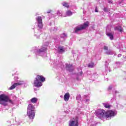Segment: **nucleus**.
<instances>
[{
	"instance_id": "1",
	"label": "nucleus",
	"mask_w": 126,
	"mask_h": 126,
	"mask_svg": "<svg viewBox=\"0 0 126 126\" xmlns=\"http://www.w3.org/2000/svg\"><path fill=\"white\" fill-rule=\"evenodd\" d=\"M117 112L116 111L109 110L106 112V111L103 109H99L98 110L96 115L101 119V120H111L112 117H115L117 115Z\"/></svg>"
},
{
	"instance_id": "2",
	"label": "nucleus",
	"mask_w": 126,
	"mask_h": 126,
	"mask_svg": "<svg viewBox=\"0 0 126 126\" xmlns=\"http://www.w3.org/2000/svg\"><path fill=\"white\" fill-rule=\"evenodd\" d=\"M8 102L10 103V104H12V105L14 104L13 101L10 99L9 97L6 95L3 94L0 95V104L1 105L5 107V106H7Z\"/></svg>"
},
{
	"instance_id": "3",
	"label": "nucleus",
	"mask_w": 126,
	"mask_h": 126,
	"mask_svg": "<svg viewBox=\"0 0 126 126\" xmlns=\"http://www.w3.org/2000/svg\"><path fill=\"white\" fill-rule=\"evenodd\" d=\"M27 115L30 120L35 118V106L32 104H29L28 106Z\"/></svg>"
},
{
	"instance_id": "4",
	"label": "nucleus",
	"mask_w": 126,
	"mask_h": 126,
	"mask_svg": "<svg viewBox=\"0 0 126 126\" xmlns=\"http://www.w3.org/2000/svg\"><path fill=\"white\" fill-rule=\"evenodd\" d=\"M46 80V79L42 76L38 75L35 78V80L34 81L33 84L35 87H41L42 86V82H44Z\"/></svg>"
},
{
	"instance_id": "5",
	"label": "nucleus",
	"mask_w": 126,
	"mask_h": 126,
	"mask_svg": "<svg viewBox=\"0 0 126 126\" xmlns=\"http://www.w3.org/2000/svg\"><path fill=\"white\" fill-rule=\"evenodd\" d=\"M37 21V25L39 30H38V32L37 34H35V36H37V38H39L40 35H41V29L43 28V22L42 21V17L38 16L36 18Z\"/></svg>"
},
{
	"instance_id": "6",
	"label": "nucleus",
	"mask_w": 126,
	"mask_h": 126,
	"mask_svg": "<svg viewBox=\"0 0 126 126\" xmlns=\"http://www.w3.org/2000/svg\"><path fill=\"white\" fill-rule=\"evenodd\" d=\"M89 23L88 22H86L84 23L83 25L78 26L74 29L75 33H78L79 31H81V30H83V29H85V28H87V27L89 26Z\"/></svg>"
},
{
	"instance_id": "7",
	"label": "nucleus",
	"mask_w": 126,
	"mask_h": 126,
	"mask_svg": "<svg viewBox=\"0 0 126 126\" xmlns=\"http://www.w3.org/2000/svg\"><path fill=\"white\" fill-rule=\"evenodd\" d=\"M46 50H47L46 46H42L41 48L39 49L36 48L35 50V54L38 56H41V57H43V56L45 55V52Z\"/></svg>"
},
{
	"instance_id": "8",
	"label": "nucleus",
	"mask_w": 126,
	"mask_h": 126,
	"mask_svg": "<svg viewBox=\"0 0 126 126\" xmlns=\"http://www.w3.org/2000/svg\"><path fill=\"white\" fill-rule=\"evenodd\" d=\"M69 126H78V120L77 118H75L73 120H71L69 123Z\"/></svg>"
},
{
	"instance_id": "9",
	"label": "nucleus",
	"mask_w": 126,
	"mask_h": 126,
	"mask_svg": "<svg viewBox=\"0 0 126 126\" xmlns=\"http://www.w3.org/2000/svg\"><path fill=\"white\" fill-rule=\"evenodd\" d=\"M24 84H25L24 81H20L19 83L13 84V85L9 88V89L10 90H12L13 89H14L16 86H18V85H23Z\"/></svg>"
},
{
	"instance_id": "10",
	"label": "nucleus",
	"mask_w": 126,
	"mask_h": 126,
	"mask_svg": "<svg viewBox=\"0 0 126 126\" xmlns=\"http://www.w3.org/2000/svg\"><path fill=\"white\" fill-rule=\"evenodd\" d=\"M103 50L105 51V55H114V51L108 50V46H104L103 47Z\"/></svg>"
},
{
	"instance_id": "11",
	"label": "nucleus",
	"mask_w": 126,
	"mask_h": 126,
	"mask_svg": "<svg viewBox=\"0 0 126 126\" xmlns=\"http://www.w3.org/2000/svg\"><path fill=\"white\" fill-rule=\"evenodd\" d=\"M106 34L109 37L110 40H113L114 39V34L111 32H108V28L106 29Z\"/></svg>"
},
{
	"instance_id": "12",
	"label": "nucleus",
	"mask_w": 126,
	"mask_h": 126,
	"mask_svg": "<svg viewBox=\"0 0 126 126\" xmlns=\"http://www.w3.org/2000/svg\"><path fill=\"white\" fill-rule=\"evenodd\" d=\"M70 97V95H69V93H66L64 95V100L66 102H67L68 100H69V97Z\"/></svg>"
},
{
	"instance_id": "13",
	"label": "nucleus",
	"mask_w": 126,
	"mask_h": 126,
	"mask_svg": "<svg viewBox=\"0 0 126 126\" xmlns=\"http://www.w3.org/2000/svg\"><path fill=\"white\" fill-rule=\"evenodd\" d=\"M58 53L59 54H63V53L64 52V48H63V46H59L58 47Z\"/></svg>"
},
{
	"instance_id": "14",
	"label": "nucleus",
	"mask_w": 126,
	"mask_h": 126,
	"mask_svg": "<svg viewBox=\"0 0 126 126\" xmlns=\"http://www.w3.org/2000/svg\"><path fill=\"white\" fill-rule=\"evenodd\" d=\"M114 30H115V31H119V32H123V28L121 26L116 27L114 28Z\"/></svg>"
},
{
	"instance_id": "15",
	"label": "nucleus",
	"mask_w": 126,
	"mask_h": 126,
	"mask_svg": "<svg viewBox=\"0 0 126 126\" xmlns=\"http://www.w3.org/2000/svg\"><path fill=\"white\" fill-rule=\"evenodd\" d=\"M72 15V12L70 10H68L66 12V15L64 16V17H66V16H71Z\"/></svg>"
},
{
	"instance_id": "16",
	"label": "nucleus",
	"mask_w": 126,
	"mask_h": 126,
	"mask_svg": "<svg viewBox=\"0 0 126 126\" xmlns=\"http://www.w3.org/2000/svg\"><path fill=\"white\" fill-rule=\"evenodd\" d=\"M72 66V64H66V69L67 70H68L69 71H71V70H70V67Z\"/></svg>"
},
{
	"instance_id": "17",
	"label": "nucleus",
	"mask_w": 126,
	"mask_h": 126,
	"mask_svg": "<svg viewBox=\"0 0 126 126\" xmlns=\"http://www.w3.org/2000/svg\"><path fill=\"white\" fill-rule=\"evenodd\" d=\"M31 101L32 103H37V101H38V98L36 97H33L31 99Z\"/></svg>"
},
{
	"instance_id": "18",
	"label": "nucleus",
	"mask_w": 126,
	"mask_h": 126,
	"mask_svg": "<svg viewBox=\"0 0 126 126\" xmlns=\"http://www.w3.org/2000/svg\"><path fill=\"white\" fill-rule=\"evenodd\" d=\"M84 98L86 100V103H89L90 99H89V96L88 95H84Z\"/></svg>"
},
{
	"instance_id": "19",
	"label": "nucleus",
	"mask_w": 126,
	"mask_h": 126,
	"mask_svg": "<svg viewBox=\"0 0 126 126\" xmlns=\"http://www.w3.org/2000/svg\"><path fill=\"white\" fill-rule=\"evenodd\" d=\"M95 66V64H94V63H90L88 64V67H90L91 68H92V67H94Z\"/></svg>"
},
{
	"instance_id": "20",
	"label": "nucleus",
	"mask_w": 126,
	"mask_h": 126,
	"mask_svg": "<svg viewBox=\"0 0 126 126\" xmlns=\"http://www.w3.org/2000/svg\"><path fill=\"white\" fill-rule=\"evenodd\" d=\"M62 5H63V6H65V7H69V4L68 3L63 2V3H62Z\"/></svg>"
},
{
	"instance_id": "21",
	"label": "nucleus",
	"mask_w": 126,
	"mask_h": 126,
	"mask_svg": "<svg viewBox=\"0 0 126 126\" xmlns=\"http://www.w3.org/2000/svg\"><path fill=\"white\" fill-rule=\"evenodd\" d=\"M56 14L58 15V16H62L63 15V13L61 12V11H60V10H58L57 11Z\"/></svg>"
},
{
	"instance_id": "22",
	"label": "nucleus",
	"mask_w": 126,
	"mask_h": 126,
	"mask_svg": "<svg viewBox=\"0 0 126 126\" xmlns=\"http://www.w3.org/2000/svg\"><path fill=\"white\" fill-rule=\"evenodd\" d=\"M103 105L105 108H109L111 107V105H109V103H103Z\"/></svg>"
},
{
	"instance_id": "23",
	"label": "nucleus",
	"mask_w": 126,
	"mask_h": 126,
	"mask_svg": "<svg viewBox=\"0 0 126 126\" xmlns=\"http://www.w3.org/2000/svg\"><path fill=\"white\" fill-rule=\"evenodd\" d=\"M61 38H63V40L66 38V34L63 33V34H61Z\"/></svg>"
},
{
	"instance_id": "24",
	"label": "nucleus",
	"mask_w": 126,
	"mask_h": 126,
	"mask_svg": "<svg viewBox=\"0 0 126 126\" xmlns=\"http://www.w3.org/2000/svg\"><path fill=\"white\" fill-rule=\"evenodd\" d=\"M76 100L78 101H81V95L78 94L76 97Z\"/></svg>"
},
{
	"instance_id": "25",
	"label": "nucleus",
	"mask_w": 126,
	"mask_h": 126,
	"mask_svg": "<svg viewBox=\"0 0 126 126\" xmlns=\"http://www.w3.org/2000/svg\"><path fill=\"white\" fill-rule=\"evenodd\" d=\"M107 1L108 3L113 4V0H107Z\"/></svg>"
},
{
	"instance_id": "26",
	"label": "nucleus",
	"mask_w": 126,
	"mask_h": 126,
	"mask_svg": "<svg viewBox=\"0 0 126 126\" xmlns=\"http://www.w3.org/2000/svg\"><path fill=\"white\" fill-rule=\"evenodd\" d=\"M120 63H120L119 62H116V64H117L118 67H119V66H120Z\"/></svg>"
},
{
	"instance_id": "27",
	"label": "nucleus",
	"mask_w": 126,
	"mask_h": 126,
	"mask_svg": "<svg viewBox=\"0 0 126 126\" xmlns=\"http://www.w3.org/2000/svg\"><path fill=\"white\" fill-rule=\"evenodd\" d=\"M108 63H107L106 64H105V69L106 70H107V68H108Z\"/></svg>"
},
{
	"instance_id": "28",
	"label": "nucleus",
	"mask_w": 126,
	"mask_h": 126,
	"mask_svg": "<svg viewBox=\"0 0 126 126\" xmlns=\"http://www.w3.org/2000/svg\"><path fill=\"white\" fill-rule=\"evenodd\" d=\"M103 10L105 12H107V11H108V9H107V8H104Z\"/></svg>"
},
{
	"instance_id": "29",
	"label": "nucleus",
	"mask_w": 126,
	"mask_h": 126,
	"mask_svg": "<svg viewBox=\"0 0 126 126\" xmlns=\"http://www.w3.org/2000/svg\"><path fill=\"white\" fill-rule=\"evenodd\" d=\"M112 86H110L109 87L108 90H111V89H112Z\"/></svg>"
},
{
	"instance_id": "30",
	"label": "nucleus",
	"mask_w": 126,
	"mask_h": 126,
	"mask_svg": "<svg viewBox=\"0 0 126 126\" xmlns=\"http://www.w3.org/2000/svg\"><path fill=\"white\" fill-rule=\"evenodd\" d=\"M51 12H52V10H49L47 11V13H51Z\"/></svg>"
},
{
	"instance_id": "31",
	"label": "nucleus",
	"mask_w": 126,
	"mask_h": 126,
	"mask_svg": "<svg viewBox=\"0 0 126 126\" xmlns=\"http://www.w3.org/2000/svg\"><path fill=\"white\" fill-rule=\"evenodd\" d=\"M95 12H98V10L97 9V7H95Z\"/></svg>"
},
{
	"instance_id": "32",
	"label": "nucleus",
	"mask_w": 126,
	"mask_h": 126,
	"mask_svg": "<svg viewBox=\"0 0 126 126\" xmlns=\"http://www.w3.org/2000/svg\"><path fill=\"white\" fill-rule=\"evenodd\" d=\"M79 75H82V72H80L79 73H78Z\"/></svg>"
},
{
	"instance_id": "33",
	"label": "nucleus",
	"mask_w": 126,
	"mask_h": 126,
	"mask_svg": "<svg viewBox=\"0 0 126 126\" xmlns=\"http://www.w3.org/2000/svg\"><path fill=\"white\" fill-rule=\"evenodd\" d=\"M121 57H122V54H119L118 58H121Z\"/></svg>"
},
{
	"instance_id": "34",
	"label": "nucleus",
	"mask_w": 126,
	"mask_h": 126,
	"mask_svg": "<svg viewBox=\"0 0 126 126\" xmlns=\"http://www.w3.org/2000/svg\"><path fill=\"white\" fill-rule=\"evenodd\" d=\"M115 93H118V91H116Z\"/></svg>"
},
{
	"instance_id": "35",
	"label": "nucleus",
	"mask_w": 126,
	"mask_h": 126,
	"mask_svg": "<svg viewBox=\"0 0 126 126\" xmlns=\"http://www.w3.org/2000/svg\"><path fill=\"white\" fill-rule=\"evenodd\" d=\"M60 97H61V98H63V95H61Z\"/></svg>"
}]
</instances>
